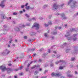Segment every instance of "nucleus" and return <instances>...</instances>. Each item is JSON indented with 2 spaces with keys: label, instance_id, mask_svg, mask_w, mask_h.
<instances>
[{
  "label": "nucleus",
  "instance_id": "b1692460",
  "mask_svg": "<svg viewBox=\"0 0 78 78\" xmlns=\"http://www.w3.org/2000/svg\"><path fill=\"white\" fill-rule=\"evenodd\" d=\"M64 68V66H60V67H59V69H60V70H62V69H63V68Z\"/></svg>",
  "mask_w": 78,
  "mask_h": 78
},
{
  "label": "nucleus",
  "instance_id": "c85d7f7f",
  "mask_svg": "<svg viewBox=\"0 0 78 78\" xmlns=\"http://www.w3.org/2000/svg\"><path fill=\"white\" fill-rule=\"evenodd\" d=\"M47 54H48V53L47 54H44L43 55V57H45V56H46V55H47Z\"/></svg>",
  "mask_w": 78,
  "mask_h": 78
},
{
  "label": "nucleus",
  "instance_id": "603ef678",
  "mask_svg": "<svg viewBox=\"0 0 78 78\" xmlns=\"http://www.w3.org/2000/svg\"><path fill=\"white\" fill-rule=\"evenodd\" d=\"M70 73V71H68L66 73H67V74H68V73Z\"/></svg>",
  "mask_w": 78,
  "mask_h": 78
},
{
  "label": "nucleus",
  "instance_id": "ddd939ff",
  "mask_svg": "<svg viewBox=\"0 0 78 78\" xmlns=\"http://www.w3.org/2000/svg\"><path fill=\"white\" fill-rule=\"evenodd\" d=\"M67 76L68 77H70L71 78H72V77H73V76L72 75H71L70 74H68L67 75Z\"/></svg>",
  "mask_w": 78,
  "mask_h": 78
},
{
  "label": "nucleus",
  "instance_id": "13d9d810",
  "mask_svg": "<svg viewBox=\"0 0 78 78\" xmlns=\"http://www.w3.org/2000/svg\"><path fill=\"white\" fill-rule=\"evenodd\" d=\"M26 71H28V68H26Z\"/></svg>",
  "mask_w": 78,
  "mask_h": 78
},
{
  "label": "nucleus",
  "instance_id": "4d7b16f0",
  "mask_svg": "<svg viewBox=\"0 0 78 78\" xmlns=\"http://www.w3.org/2000/svg\"><path fill=\"white\" fill-rule=\"evenodd\" d=\"M51 15H50L49 16V19H51Z\"/></svg>",
  "mask_w": 78,
  "mask_h": 78
},
{
  "label": "nucleus",
  "instance_id": "09e8293b",
  "mask_svg": "<svg viewBox=\"0 0 78 78\" xmlns=\"http://www.w3.org/2000/svg\"><path fill=\"white\" fill-rule=\"evenodd\" d=\"M53 66V63H52L50 65V66H51V67H52Z\"/></svg>",
  "mask_w": 78,
  "mask_h": 78
},
{
  "label": "nucleus",
  "instance_id": "e433bc0d",
  "mask_svg": "<svg viewBox=\"0 0 78 78\" xmlns=\"http://www.w3.org/2000/svg\"><path fill=\"white\" fill-rule=\"evenodd\" d=\"M25 16H26L27 17H30V16L28 15L27 14H25Z\"/></svg>",
  "mask_w": 78,
  "mask_h": 78
},
{
  "label": "nucleus",
  "instance_id": "4c0bfd02",
  "mask_svg": "<svg viewBox=\"0 0 78 78\" xmlns=\"http://www.w3.org/2000/svg\"><path fill=\"white\" fill-rule=\"evenodd\" d=\"M28 42H33V41H32V40H31L30 39H29V40H28Z\"/></svg>",
  "mask_w": 78,
  "mask_h": 78
},
{
  "label": "nucleus",
  "instance_id": "aec40b11",
  "mask_svg": "<svg viewBox=\"0 0 78 78\" xmlns=\"http://www.w3.org/2000/svg\"><path fill=\"white\" fill-rule=\"evenodd\" d=\"M76 30L74 28H72L70 29V31H71V32H72L73 31H75Z\"/></svg>",
  "mask_w": 78,
  "mask_h": 78
},
{
  "label": "nucleus",
  "instance_id": "2f4dec72",
  "mask_svg": "<svg viewBox=\"0 0 78 78\" xmlns=\"http://www.w3.org/2000/svg\"><path fill=\"white\" fill-rule=\"evenodd\" d=\"M39 72L37 71H35L34 73L35 75H37V74Z\"/></svg>",
  "mask_w": 78,
  "mask_h": 78
},
{
  "label": "nucleus",
  "instance_id": "f257e3e1",
  "mask_svg": "<svg viewBox=\"0 0 78 78\" xmlns=\"http://www.w3.org/2000/svg\"><path fill=\"white\" fill-rule=\"evenodd\" d=\"M0 69H1L2 70V72H5L6 70H7L8 73H10L11 71H13V70L11 68H6V66L5 65H2L0 66Z\"/></svg>",
  "mask_w": 78,
  "mask_h": 78
},
{
  "label": "nucleus",
  "instance_id": "052dcab7",
  "mask_svg": "<svg viewBox=\"0 0 78 78\" xmlns=\"http://www.w3.org/2000/svg\"><path fill=\"white\" fill-rule=\"evenodd\" d=\"M23 12L22 11H20V14H22Z\"/></svg>",
  "mask_w": 78,
  "mask_h": 78
},
{
  "label": "nucleus",
  "instance_id": "4468645a",
  "mask_svg": "<svg viewBox=\"0 0 78 78\" xmlns=\"http://www.w3.org/2000/svg\"><path fill=\"white\" fill-rule=\"evenodd\" d=\"M35 67H39V65H37L35 66H34L33 67H32L31 68V69H34V68H35Z\"/></svg>",
  "mask_w": 78,
  "mask_h": 78
},
{
  "label": "nucleus",
  "instance_id": "a211bd4d",
  "mask_svg": "<svg viewBox=\"0 0 78 78\" xmlns=\"http://www.w3.org/2000/svg\"><path fill=\"white\" fill-rule=\"evenodd\" d=\"M32 20H35L36 18H35V17H34V18H33L32 19H30V18L28 19V20H30V21H31Z\"/></svg>",
  "mask_w": 78,
  "mask_h": 78
},
{
  "label": "nucleus",
  "instance_id": "dca6fc26",
  "mask_svg": "<svg viewBox=\"0 0 78 78\" xmlns=\"http://www.w3.org/2000/svg\"><path fill=\"white\" fill-rule=\"evenodd\" d=\"M61 74H60L59 73H55V76H61Z\"/></svg>",
  "mask_w": 78,
  "mask_h": 78
},
{
  "label": "nucleus",
  "instance_id": "58836bf2",
  "mask_svg": "<svg viewBox=\"0 0 78 78\" xmlns=\"http://www.w3.org/2000/svg\"><path fill=\"white\" fill-rule=\"evenodd\" d=\"M22 68H23L22 66H21L20 68H18L19 70H22Z\"/></svg>",
  "mask_w": 78,
  "mask_h": 78
},
{
  "label": "nucleus",
  "instance_id": "5701e85b",
  "mask_svg": "<svg viewBox=\"0 0 78 78\" xmlns=\"http://www.w3.org/2000/svg\"><path fill=\"white\" fill-rule=\"evenodd\" d=\"M31 51H35L36 50L35 49V48H32L30 50Z\"/></svg>",
  "mask_w": 78,
  "mask_h": 78
},
{
  "label": "nucleus",
  "instance_id": "a19ab883",
  "mask_svg": "<svg viewBox=\"0 0 78 78\" xmlns=\"http://www.w3.org/2000/svg\"><path fill=\"white\" fill-rule=\"evenodd\" d=\"M71 60L72 61H74L75 60V58H71Z\"/></svg>",
  "mask_w": 78,
  "mask_h": 78
},
{
  "label": "nucleus",
  "instance_id": "3c124183",
  "mask_svg": "<svg viewBox=\"0 0 78 78\" xmlns=\"http://www.w3.org/2000/svg\"><path fill=\"white\" fill-rule=\"evenodd\" d=\"M3 27H4L5 28H6V27H7V26H6V25H4L3 26Z\"/></svg>",
  "mask_w": 78,
  "mask_h": 78
},
{
  "label": "nucleus",
  "instance_id": "20e7f679",
  "mask_svg": "<svg viewBox=\"0 0 78 78\" xmlns=\"http://www.w3.org/2000/svg\"><path fill=\"white\" fill-rule=\"evenodd\" d=\"M9 53H10V51L7 49H6L5 52L3 53V54L4 55H6L9 54Z\"/></svg>",
  "mask_w": 78,
  "mask_h": 78
},
{
  "label": "nucleus",
  "instance_id": "680f3d73",
  "mask_svg": "<svg viewBox=\"0 0 78 78\" xmlns=\"http://www.w3.org/2000/svg\"><path fill=\"white\" fill-rule=\"evenodd\" d=\"M12 23H13L14 24H16V22L13 21L12 22Z\"/></svg>",
  "mask_w": 78,
  "mask_h": 78
},
{
  "label": "nucleus",
  "instance_id": "f8f14e48",
  "mask_svg": "<svg viewBox=\"0 0 78 78\" xmlns=\"http://www.w3.org/2000/svg\"><path fill=\"white\" fill-rule=\"evenodd\" d=\"M67 45V43H65L62 46H61V48H64V46H66V45Z\"/></svg>",
  "mask_w": 78,
  "mask_h": 78
},
{
  "label": "nucleus",
  "instance_id": "69168bd1",
  "mask_svg": "<svg viewBox=\"0 0 78 78\" xmlns=\"http://www.w3.org/2000/svg\"><path fill=\"white\" fill-rule=\"evenodd\" d=\"M75 74L76 75V74H78V73L76 72V71H75Z\"/></svg>",
  "mask_w": 78,
  "mask_h": 78
},
{
  "label": "nucleus",
  "instance_id": "864d4df0",
  "mask_svg": "<svg viewBox=\"0 0 78 78\" xmlns=\"http://www.w3.org/2000/svg\"><path fill=\"white\" fill-rule=\"evenodd\" d=\"M48 53H50V49L48 50Z\"/></svg>",
  "mask_w": 78,
  "mask_h": 78
},
{
  "label": "nucleus",
  "instance_id": "e2e57ef3",
  "mask_svg": "<svg viewBox=\"0 0 78 78\" xmlns=\"http://www.w3.org/2000/svg\"><path fill=\"white\" fill-rule=\"evenodd\" d=\"M77 51H76L75 52V54H76V53H77Z\"/></svg>",
  "mask_w": 78,
  "mask_h": 78
},
{
  "label": "nucleus",
  "instance_id": "49530a36",
  "mask_svg": "<svg viewBox=\"0 0 78 78\" xmlns=\"http://www.w3.org/2000/svg\"><path fill=\"white\" fill-rule=\"evenodd\" d=\"M47 78V76H43V77H42L41 78Z\"/></svg>",
  "mask_w": 78,
  "mask_h": 78
},
{
  "label": "nucleus",
  "instance_id": "473e14b6",
  "mask_svg": "<svg viewBox=\"0 0 78 78\" xmlns=\"http://www.w3.org/2000/svg\"><path fill=\"white\" fill-rule=\"evenodd\" d=\"M64 4L63 3L61 5H60V7H62V6H64Z\"/></svg>",
  "mask_w": 78,
  "mask_h": 78
},
{
  "label": "nucleus",
  "instance_id": "bf43d9fd",
  "mask_svg": "<svg viewBox=\"0 0 78 78\" xmlns=\"http://www.w3.org/2000/svg\"><path fill=\"white\" fill-rule=\"evenodd\" d=\"M24 39H27V36H24Z\"/></svg>",
  "mask_w": 78,
  "mask_h": 78
},
{
  "label": "nucleus",
  "instance_id": "f3484780",
  "mask_svg": "<svg viewBox=\"0 0 78 78\" xmlns=\"http://www.w3.org/2000/svg\"><path fill=\"white\" fill-rule=\"evenodd\" d=\"M48 5H44L43 6V9H45V8H46L48 7Z\"/></svg>",
  "mask_w": 78,
  "mask_h": 78
},
{
  "label": "nucleus",
  "instance_id": "338daca9",
  "mask_svg": "<svg viewBox=\"0 0 78 78\" xmlns=\"http://www.w3.org/2000/svg\"><path fill=\"white\" fill-rule=\"evenodd\" d=\"M8 65L9 66H11V64H8Z\"/></svg>",
  "mask_w": 78,
  "mask_h": 78
},
{
  "label": "nucleus",
  "instance_id": "72a5a7b5",
  "mask_svg": "<svg viewBox=\"0 0 78 78\" xmlns=\"http://www.w3.org/2000/svg\"><path fill=\"white\" fill-rule=\"evenodd\" d=\"M13 14L14 15H17V13L16 12H14L13 13Z\"/></svg>",
  "mask_w": 78,
  "mask_h": 78
},
{
  "label": "nucleus",
  "instance_id": "0eeeda50",
  "mask_svg": "<svg viewBox=\"0 0 78 78\" xmlns=\"http://www.w3.org/2000/svg\"><path fill=\"white\" fill-rule=\"evenodd\" d=\"M6 2V0H4L0 4V6H1L2 8H4L5 7V4H4V2Z\"/></svg>",
  "mask_w": 78,
  "mask_h": 78
},
{
  "label": "nucleus",
  "instance_id": "393cba45",
  "mask_svg": "<svg viewBox=\"0 0 78 78\" xmlns=\"http://www.w3.org/2000/svg\"><path fill=\"white\" fill-rule=\"evenodd\" d=\"M33 61H32L30 62V64L29 63L27 66V67H29L30 66V64H32V63H33Z\"/></svg>",
  "mask_w": 78,
  "mask_h": 78
},
{
  "label": "nucleus",
  "instance_id": "a18cd8bd",
  "mask_svg": "<svg viewBox=\"0 0 78 78\" xmlns=\"http://www.w3.org/2000/svg\"><path fill=\"white\" fill-rule=\"evenodd\" d=\"M36 54H34V55H33V57H34L35 56H36Z\"/></svg>",
  "mask_w": 78,
  "mask_h": 78
},
{
  "label": "nucleus",
  "instance_id": "7c9ffc66",
  "mask_svg": "<svg viewBox=\"0 0 78 78\" xmlns=\"http://www.w3.org/2000/svg\"><path fill=\"white\" fill-rule=\"evenodd\" d=\"M44 25L45 27H48V26L49 25L48 24H47L45 23L44 24Z\"/></svg>",
  "mask_w": 78,
  "mask_h": 78
},
{
  "label": "nucleus",
  "instance_id": "7ed1b4c3",
  "mask_svg": "<svg viewBox=\"0 0 78 78\" xmlns=\"http://www.w3.org/2000/svg\"><path fill=\"white\" fill-rule=\"evenodd\" d=\"M34 27H35V29L37 30H39V24L37 23H34V25L32 27V28H33Z\"/></svg>",
  "mask_w": 78,
  "mask_h": 78
},
{
  "label": "nucleus",
  "instance_id": "cd10ccee",
  "mask_svg": "<svg viewBox=\"0 0 78 78\" xmlns=\"http://www.w3.org/2000/svg\"><path fill=\"white\" fill-rule=\"evenodd\" d=\"M48 70H45L44 72V73L45 74L46 73H47V72H48Z\"/></svg>",
  "mask_w": 78,
  "mask_h": 78
},
{
  "label": "nucleus",
  "instance_id": "f03ea898",
  "mask_svg": "<svg viewBox=\"0 0 78 78\" xmlns=\"http://www.w3.org/2000/svg\"><path fill=\"white\" fill-rule=\"evenodd\" d=\"M77 36V34H74L73 35L72 37H68V40H71V41H75L76 40V36Z\"/></svg>",
  "mask_w": 78,
  "mask_h": 78
},
{
  "label": "nucleus",
  "instance_id": "ea45409f",
  "mask_svg": "<svg viewBox=\"0 0 78 78\" xmlns=\"http://www.w3.org/2000/svg\"><path fill=\"white\" fill-rule=\"evenodd\" d=\"M69 51H70V49H67L66 50V53H68V52H69Z\"/></svg>",
  "mask_w": 78,
  "mask_h": 78
},
{
  "label": "nucleus",
  "instance_id": "2eb2a0df",
  "mask_svg": "<svg viewBox=\"0 0 78 78\" xmlns=\"http://www.w3.org/2000/svg\"><path fill=\"white\" fill-rule=\"evenodd\" d=\"M1 18L2 19H5L6 18V16L4 15H2Z\"/></svg>",
  "mask_w": 78,
  "mask_h": 78
},
{
  "label": "nucleus",
  "instance_id": "37998d69",
  "mask_svg": "<svg viewBox=\"0 0 78 78\" xmlns=\"http://www.w3.org/2000/svg\"><path fill=\"white\" fill-rule=\"evenodd\" d=\"M21 8H24V5H21Z\"/></svg>",
  "mask_w": 78,
  "mask_h": 78
},
{
  "label": "nucleus",
  "instance_id": "39448f33",
  "mask_svg": "<svg viewBox=\"0 0 78 78\" xmlns=\"http://www.w3.org/2000/svg\"><path fill=\"white\" fill-rule=\"evenodd\" d=\"M34 6L33 7H30V6H26V9L27 10H29V9H34Z\"/></svg>",
  "mask_w": 78,
  "mask_h": 78
},
{
  "label": "nucleus",
  "instance_id": "bb28decb",
  "mask_svg": "<svg viewBox=\"0 0 78 78\" xmlns=\"http://www.w3.org/2000/svg\"><path fill=\"white\" fill-rule=\"evenodd\" d=\"M44 36L46 37H48V34H45Z\"/></svg>",
  "mask_w": 78,
  "mask_h": 78
},
{
  "label": "nucleus",
  "instance_id": "c9c22d12",
  "mask_svg": "<svg viewBox=\"0 0 78 78\" xmlns=\"http://www.w3.org/2000/svg\"><path fill=\"white\" fill-rule=\"evenodd\" d=\"M19 75L20 76H21V75H23V73H19Z\"/></svg>",
  "mask_w": 78,
  "mask_h": 78
},
{
  "label": "nucleus",
  "instance_id": "9d476101",
  "mask_svg": "<svg viewBox=\"0 0 78 78\" xmlns=\"http://www.w3.org/2000/svg\"><path fill=\"white\" fill-rule=\"evenodd\" d=\"M65 61L62 60H60L59 61H57L55 62V64H58V63H62V62H64Z\"/></svg>",
  "mask_w": 78,
  "mask_h": 78
},
{
  "label": "nucleus",
  "instance_id": "774afa93",
  "mask_svg": "<svg viewBox=\"0 0 78 78\" xmlns=\"http://www.w3.org/2000/svg\"><path fill=\"white\" fill-rule=\"evenodd\" d=\"M14 78H17V76H14Z\"/></svg>",
  "mask_w": 78,
  "mask_h": 78
},
{
  "label": "nucleus",
  "instance_id": "6e6552de",
  "mask_svg": "<svg viewBox=\"0 0 78 78\" xmlns=\"http://www.w3.org/2000/svg\"><path fill=\"white\" fill-rule=\"evenodd\" d=\"M22 29V27H21L19 26V27H16L14 28V30L15 31H20V29Z\"/></svg>",
  "mask_w": 78,
  "mask_h": 78
},
{
  "label": "nucleus",
  "instance_id": "6e6d98bb",
  "mask_svg": "<svg viewBox=\"0 0 78 78\" xmlns=\"http://www.w3.org/2000/svg\"><path fill=\"white\" fill-rule=\"evenodd\" d=\"M28 5V3H27L26 5H25V6H27V5Z\"/></svg>",
  "mask_w": 78,
  "mask_h": 78
},
{
  "label": "nucleus",
  "instance_id": "c756f323",
  "mask_svg": "<svg viewBox=\"0 0 78 78\" xmlns=\"http://www.w3.org/2000/svg\"><path fill=\"white\" fill-rule=\"evenodd\" d=\"M48 24L49 25H51L52 24V23L51 22V21H49L48 22Z\"/></svg>",
  "mask_w": 78,
  "mask_h": 78
},
{
  "label": "nucleus",
  "instance_id": "f704fd0d",
  "mask_svg": "<svg viewBox=\"0 0 78 78\" xmlns=\"http://www.w3.org/2000/svg\"><path fill=\"white\" fill-rule=\"evenodd\" d=\"M26 25H22V26H20L22 28H24V27H26Z\"/></svg>",
  "mask_w": 78,
  "mask_h": 78
},
{
  "label": "nucleus",
  "instance_id": "0e129e2a",
  "mask_svg": "<svg viewBox=\"0 0 78 78\" xmlns=\"http://www.w3.org/2000/svg\"><path fill=\"white\" fill-rule=\"evenodd\" d=\"M65 28H66V27H67V24L65 25Z\"/></svg>",
  "mask_w": 78,
  "mask_h": 78
},
{
  "label": "nucleus",
  "instance_id": "c03bdc74",
  "mask_svg": "<svg viewBox=\"0 0 78 78\" xmlns=\"http://www.w3.org/2000/svg\"><path fill=\"white\" fill-rule=\"evenodd\" d=\"M53 34L55 35V34H57V32H54L53 33Z\"/></svg>",
  "mask_w": 78,
  "mask_h": 78
},
{
  "label": "nucleus",
  "instance_id": "4be33fe9",
  "mask_svg": "<svg viewBox=\"0 0 78 78\" xmlns=\"http://www.w3.org/2000/svg\"><path fill=\"white\" fill-rule=\"evenodd\" d=\"M55 73H52L51 74V76H55Z\"/></svg>",
  "mask_w": 78,
  "mask_h": 78
},
{
  "label": "nucleus",
  "instance_id": "a878e982",
  "mask_svg": "<svg viewBox=\"0 0 78 78\" xmlns=\"http://www.w3.org/2000/svg\"><path fill=\"white\" fill-rule=\"evenodd\" d=\"M72 1H73L72 0H69L68 3V4L70 5V3H71V2H72Z\"/></svg>",
  "mask_w": 78,
  "mask_h": 78
},
{
  "label": "nucleus",
  "instance_id": "9b49d317",
  "mask_svg": "<svg viewBox=\"0 0 78 78\" xmlns=\"http://www.w3.org/2000/svg\"><path fill=\"white\" fill-rule=\"evenodd\" d=\"M75 5H76V2L75 1L73 3V5L71 6V8H75Z\"/></svg>",
  "mask_w": 78,
  "mask_h": 78
},
{
  "label": "nucleus",
  "instance_id": "de8ad7c7",
  "mask_svg": "<svg viewBox=\"0 0 78 78\" xmlns=\"http://www.w3.org/2000/svg\"><path fill=\"white\" fill-rule=\"evenodd\" d=\"M19 69H16L15 70V71H16H16H18V70H19Z\"/></svg>",
  "mask_w": 78,
  "mask_h": 78
},
{
  "label": "nucleus",
  "instance_id": "423d86ee",
  "mask_svg": "<svg viewBox=\"0 0 78 78\" xmlns=\"http://www.w3.org/2000/svg\"><path fill=\"white\" fill-rule=\"evenodd\" d=\"M58 8V6L56 4H54L53 6V10H56Z\"/></svg>",
  "mask_w": 78,
  "mask_h": 78
},
{
  "label": "nucleus",
  "instance_id": "8fccbe9b",
  "mask_svg": "<svg viewBox=\"0 0 78 78\" xmlns=\"http://www.w3.org/2000/svg\"><path fill=\"white\" fill-rule=\"evenodd\" d=\"M12 40H11L9 41V44L11 43V42H12Z\"/></svg>",
  "mask_w": 78,
  "mask_h": 78
},
{
  "label": "nucleus",
  "instance_id": "6ab92c4d",
  "mask_svg": "<svg viewBox=\"0 0 78 78\" xmlns=\"http://www.w3.org/2000/svg\"><path fill=\"white\" fill-rule=\"evenodd\" d=\"M36 34V32H32L30 33V35H31V36H33V35H35Z\"/></svg>",
  "mask_w": 78,
  "mask_h": 78
},
{
  "label": "nucleus",
  "instance_id": "1a4fd4ad",
  "mask_svg": "<svg viewBox=\"0 0 78 78\" xmlns=\"http://www.w3.org/2000/svg\"><path fill=\"white\" fill-rule=\"evenodd\" d=\"M61 16H62V20L63 19H66L67 18V17L65 16V15L64 13H62L61 14Z\"/></svg>",
  "mask_w": 78,
  "mask_h": 78
},
{
  "label": "nucleus",
  "instance_id": "5fc2aeb1",
  "mask_svg": "<svg viewBox=\"0 0 78 78\" xmlns=\"http://www.w3.org/2000/svg\"><path fill=\"white\" fill-rule=\"evenodd\" d=\"M60 78H65V77L62 76H61Z\"/></svg>",
  "mask_w": 78,
  "mask_h": 78
},
{
  "label": "nucleus",
  "instance_id": "412c9836",
  "mask_svg": "<svg viewBox=\"0 0 78 78\" xmlns=\"http://www.w3.org/2000/svg\"><path fill=\"white\" fill-rule=\"evenodd\" d=\"M70 34L69 33V32H68L66 33V34L65 35V37H67V36H70Z\"/></svg>",
  "mask_w": 78,
  "mask_h": 78
},
{
  "label": "nucleus",
  "instance_id": "79ce46f5",
  "mask_svg": "<svg viewBox=\"0 0 78 78\" xmlns=\"http://www.w3.org/2000/svg\"><path fill=\"white\" fill-rule=\"evenodd\" d=\"M58 29H59V30H61V29H62V27H58Z\"/></svg>",
  "mask_w": 78,
  "mask_h": 78
}]
</instances>
